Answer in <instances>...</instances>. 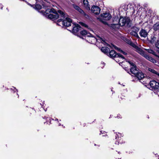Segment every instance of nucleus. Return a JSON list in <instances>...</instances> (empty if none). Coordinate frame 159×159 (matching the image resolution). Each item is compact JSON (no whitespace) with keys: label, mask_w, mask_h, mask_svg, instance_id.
<instances>
[{"label":"nucleus","mask_w":159,"mask_h":159,"mask_svg":"<svg viewBox=\"0 0 159 159\" xmlns=\"http://www.w3.org/2000/svg\"><path fill=\"white\" fill-rule=\"evenodd\" d=\"M127 43L134 47L136 51L138 52L140 54L147 60L149 61H150L153 63H156V61L154 59L148 55L145 52H144L140 48H139L134 43L132 42L131 41L129 40H126Z\"/></svg>","instance_id":"1"},{"label":"nucleus","mask_w":159,"mask_h":159,"mask_svg":"<svg viewBox=\"0 0 159 159\" xmlns=\"http://www.w3.org/2000/svg\"><path fill=\"white\" fill-rule=\"evenodd\" d=\"M58 12L60 14V15L61 17L66 18L65 20L64 18L60 19L58 20L57 22L58 23H59V24H57V25L61 26V25L60 24H62V26L66 27L70 26L71 23H72L71 20L68 17H66V15L63 11L61 10L58 11Z\"/></svg>","instance_id":"2"},{"label":"nucleus","mask_w":159,"mask_h":159,"mask_svg":"<svg viewBox=\"0 0 159 159\" xmlns=\"http://www.w3.org/2000/svg\"><path fill=\"white\" fill-rule=\"evenodd\" d=\"M128 62L131 66L130 72L134 74L139 80L143 78L144 77V74L141 71H139L137 70L136 66L133 62L130 61Z\"/></svg>","instance_id":"3"},{"label":"nucleus","mask_w":159,"mask_h":159,"mask_svg":"<svg viewBox=\"0 0 159 159\" xmlns=\"http://www.w3.org/2000/svg\"><path fill=\"white\" fill-rule=\"evenodd\" d=\"M45 13L48 18L52 20L57 19L59 15L53 8L47 9Z\"/></svg>","instance_id":"4"},{"label":"nucleus","mask_w":159,"mask_h":159,"mask_svg":"<svg viewBox=\"0 0 159 159\" xmlns=\"http://www.w3.org/2000/svg\"><path fill=\"white\" fill-rule=\"evenodd\" d=\"M109 55L110 57H115V60L116 61L117 58L118 57H119L120 59H123V56L121 55L120 53L116 54V52L114 50H111L110 52Z\"/></svg>","instance_id":"5"},{"label":"nucleus","mask_w":159,"mask_h":159,"mask_svg":"<svg viewBox=\"0 0 159 159\" xmlns=\"http://www.w3.org/2000/svg\"><path fill=\"white\" fill-rule=\"evenodd\" d=\"M150 85L152 89H157L159 88V83L155 80L150 82Z\"/></svg>","instance_id":"6"},{"label":"nucleus","mask_w":159,"mask_h":159,"mask_svg":"<svg viewBox=\"0 0 159 159\" xmlns=\"http://www.w3.org/2000/svg\"><path fill=\"white\" fill-rule=\"evenodd\" d=\"M86 38L87 41L92 44H94L96 42L98 41V40H97L95 37L91 36V34L90 35H89V37H87Z\"/></svg>","instance_id":"7"},{"label":"nucleus","mask_w":159,"mask_h":159,"mask_svg":"<svg viewBox=\"0 0 159 159\" xmlns=\"http://www.w3.org/2000/svg\"><path fill=\"white\" fill-rule=\"evenodd\" d=\"M118 21L119 25L120 26H122L124 25L126 23H128L129 21V19L120 17Z\"/></svg>","instance_id":"8"},{"label":"nucleus","mask_w":159,"mask_h":159,"mask_svg":"<svg viewBox=\"0 0 159 159\" xmlns=\"http://www.w3.org/2000/svg\"><path fill=\"white\" fill-rule=\"evenodd\" d=\"M100 9L98 6H93L91 9L92 12L95 14H98L100 12Z\"/></svg>","instance_id":"9"},{"label":"nucleus","mask_w":159,"mask_h":159,"mask_svg":"<svg viewBox=\"0 0 159 159\" xmlns=\"http://www.w3.org/2000/svg\"><path fill=\"white\" fill-rule=\"evenodd\" d=\"M111 18V15L109 13H104L101 15V18L105 20H108Z\"/></svg>","instance_id":"10"},{"label":"nucleus","mask_w":159,"mask_h":159,"mask_svg":"<svg viewBox=\"0 0 159 159\" xmlns=\"http://www.w3.org/2000/svg\"><path fill=\"white\" fill-rule=\"evenodd\" d=\"M133 30L130 33V34L137 38H139V37L137 34V32L139 30V29L136 27H134Z\"/></svg>","instance_id":"11"},{"label":"nucleus","mask_w":159,"mask_h":159,"mask_svg":"<svg viewBox=\"0 0 159 159\" xmlns=\"http://www.w3.org/2000/svg\"><path fill=\"white\" fill-rule=\"evenodd\" d=\"M148 32L143 29H141L139 33V34L141 37L146 38L148 34Z\"/></svg>","instance_id":"12"},{"label":"nucleus","mask_w":159,"mask_h":159,"mask_svg":"<svg viewBox=\"0 0 159 159\" xmlns=\"http://www.w3.org/2000/svg\"><path fill=\"white\" fill-rule=\"evenodd\" d=\"M75 26L73 28V32L74 33H76L80 30H81V27L79 25L77 24H74Z\"/></svg>","instance_id":"13"},{"label":"nucleus","mask_w":159,"mask_h":159,"mask_svg":"<svg viewBox=\"0 0 159 159\" xmlns=\"http://www.w3.org/2000/svg\"><path fill=\"white\" fill-rule=\"evenodd\" d=\"M158 40L157 37L155 35L152 36L151 37V39L149 40V42L152 44L155 43L156 41Z\"/></svg>","instance_id":"14"},{"label":"nucleus","mask_w":159,"mask_h":159,"mask_svg":"<svg viewBox=\"0 0 159 159\" xmlns=\"http://www.w3.org/2000/svg\"><path fill=\"white\" fill-rule=\"evenodd\" d=\"M73 6L74 8L76 10L78 11L80 13L82 14H84L85 15L84 12L78 6L75 5H73Z\"/></svg>","instance_id":"15"},{"label":"nucleus","mask_w":159,"mask_h":159,"mask_svg":"<svg viewBox=\"0 0 159 159\" xmlns=\"http://www.w3.org/2000/svg\"><path fill=\"white\" fill-rule=\"evenodd\" d=\"M80 34L83 36H85L86 38L87 37H89V35H90V33H88L86 30H84L81 31Z\"/></svg>","instance_id":"16"},{"label":"nucleus","mask_w":159,"mask_h":159,"mask_svg":"<svg viewBox=\"0 0 159 159\" xmlns=\"http://www.w3.org/2000/svg\"><path fill=\"white\" fill-rule=\"evenodd\" d=\"M83 3L84 7L87 9L89 10L90 9L89 5L87 0H83Z\"/></svg>","instance_id":"17"},{"label":"nucleus","mask_w":159,"mask_h":159,"mask_svg":"<svg viewBox=\"0 0 159 159\" xmlns=\"http://www.w3.org/2000/svg\"><path fill=\"white\" fill-rule=\"evenodd\" d=\"M153 29L155 31H159V23H156L153 26Z\"/></svg>","instance_id":"18"},{"label":"nucleus","mask_w":159,"mask_h":159,"mask_svg":"<svg viewBox=\"0 0 159 159\" xmlns=\"http://www.w3.org/2000/svg\"><path fill=\"white\" fill-rule=\"evenodd\" d=\"M101 50L104 53H108L110 51V49L108 47H104L102 48Z\"/></svg>","instance_id":"19"},{"label":"nucleus","mask_w":159,"mask_h":159,"mask_svg":"<svg viewBox=\"0 0 159 159\" xmlns=\"http://www.w3.org/2000/svg\"><path fill=\"white\" fill-rule=\"evenodd\" d=\"M145 50H147V51L149 53L152 54L153 55L156 56L158 57L159 58V56H157L156 54V52H154L152 50L149 49H145Z\"/></svg>","instance_id":"20"},{"label":"nucleus","mask_w":159,"mask_h":159,"mask_svg":"<svg viewBox=\"0 0 159 159\" xmlns=\"http://www.w3.org/2000/svg\"><path fill=\"white\" fill-rule=\"evenodd\" d=\"M112 46L114 47L115 49L118 50L119 51H120L123 54H126V52H124L123 51L120 50V49L119 48H118L116 46H114L112 44Z\"/></svg>","instance_id":"21"},{"label":"nucleus","mask_w":159,"mask_h":159,"mask_svg":"<svg viewBox=\"0 0 159 159\" xmlns=\"http://www.w3.org/2000/svg\"><path fill=\"white\" fill-rule=\"evenodd\" d=\"M123 59H120V58H119V57H118L117 58L116 61L117 62H119L120 63H121L122 62H123L124 59H125V57L123 56Z\"/></svg>","instance_id":"22"},{"label":"nucleus","mask_w":159,"mask_h":159,"mask_svg":"<svg viewBox=\"0 0 159 159\" xmlns=\"http://www.w3.org/2000/svg\"><path fill=\"white\" fill-rule=\"evenodd\" d=\"M123 136V135L122 134H121L119 133H118V134H116V139H119V138H120V137Z\"/></svg>","instance_id":"23"},{"label":"nucleus","mask_w":159,"mask_h":159,"mask_svg":"<svg viewBox=\"0 0 159 159\" xmlns=\"http://www.w3.org/2000/svg\"><path fill=\"white\" fill-rule=\"evenodd\" d=\"M42 8V6L40 4H36L35 7V8L36 9L39 10Z\"/></svg>","instance_id":"24"},{"label":"nucleus","mask_w":159,"mask_h":159,"mask_svg":"<svg viewBox=\"0 0 159 159\" xmlns=\"http://www.w3.org/2000/svg\"><path fill=\"white\" fill-rule=\"evenodd\" d=\"M148 70L152 72V73H154L156 74H157V72L154 69H152L151 68H149Z\"/></svg>","instance_id":"25"},{"label":"nucleus","mask_w":159,"mask_h":159,"mask_svg":"<svg viewBox=\"0 0 159 159\" xmlns=\"http://www.w3.org/2000/svg\"><path fill=\"white\" fill-rule=\"evenodd\" d=\"M99 40H100L101 41V42L102 43H104V44L105 45H106V44L107 45L108 44L106 43L105 42V40L104 39H102V38H100V39H98Z\"/></svg>","instance_id":"26"},{"label":"nucleus","mask_w":159,"mask_h":159,"mask_svg":"<svg viewBox=\"0 0 159 159\" xmlns=\"http://www.w3.org/2000/svg\"><path fill=\"white\" fill-rule=\"evenodd\" d=\"M155 45L156 48L159 49V40H157V42L155 43Z\"/></svg>","instance_id":"27"},{"label":"nucleus","mask_w":159,"mask_h":159,"mask_svg":"<svg viewBox=\"0 0 159 159\" xmlns=\"http://www.w3.org/2000/svg\"><path fill=\"white\" fill-rule=\"evenodd\" d=\"M79 23L80 24V25H81L82 26H84L85 27H87V25H86L82 22H79Z\"/></svg>","instance_id":"28"},{"label":"nucleus","mask_w":159,"mask_h":159,"mask_svg":"<svg viewBox=\"0 0 159 159\" xmlns=\"http://www.w3.org/2000/svg\"><path fill=\"white\" fill-rule=\"evenodd\" d=\"M11 90H13L14 92H16V91H17V90L14 87H13V88L11 89Z\"/></svg>","instance_id":"29"},{"label":"nucleus","mask_w":159,"mask_h":159,"mask_svg":"<svg viewBox=\"0 0 159 159\" xmlns=\"http://www.w3.org/2000/svg\"><path fill=\"white\" fill-rule=\"evenodd\" d=\"M101 64L103 65V66H105V63L103 62L101 63Z\"/></svg>","instance_id":"30"},{"label":"nucleus","mask_w":159,"mask_h":159,"mask_svg":"<svg viewBox=\"0 0 159 159\" xmlns=\"http://www.w3.org/2000/svg\"><path fill=\"white\" fill-rule=\"evenodd\" d=\"M0 7H1V9H2V5L1 4H0Z\"/></svg>","instance_id":"31"},{"label":"nucleus","mask_w":159,"mask_h":159,"mask_svg":"<svg viewBox=\"0 0 159 159\" xmlns=\"http://www.w3.org/2000/svg\"><path fill=\"white\" fill-rule=\"evenodd\" d=\"M120 139L119 140V141L118 142V144H119V143H121V142H120ZM119 141V140H118Z\"/></svg>","instance_id":"32"},{"label":"nucleus","mask_w":159,"mask_h":159,"mask_svg":"<svg viewBox=\"0 0 159 159\" xmlns=\"http://www.w3.org/2000/svg\"><path fill=\"white\" fill-rule=\"evenodd\" d=\"M117 118H121V117H120V116H117Z\"/></svg>","instance_id":"33"},{"label":"nucleus","mask_w":159,"mask_h":159,"mask_svg":"<svg viewBox=\"0 0 159 159\" xmlns=\"http://www.w3.org/2000/svg\"><path fill=\"white\" fill-rule=\"evenodd\" d=\"M157 75H158L159 76V73H157Z\"/></svg>","instance_id":"34"},{"label":"nucleus","mask_w":159,"mask_h":159,"mask_svg":"<svg viewBox=\"0 0 159 159\" xmlns=\"http://www.w3.org/2000/svg\"><path fill=\"white\" fill-rule=\"evenodd\" d=\"M57 120H58V119H56Z\"/></svg>","instance_id":"35"},{"label":"nucleus","mask_w":159,"mask_h":159,"mask_svg":"<svg viewBox=\"0 0 159 159\" xmlns=\"http://www.w3.org/2000/svg\"><path fill=\"white\" fill-rule=\"evenodd\" d=\"M139 76H140V75H139Z\"/></svg>","instance_id":"36"},{"label":"nucleus","mask_w":159,"mask_h":159,"mask_svg":"<svg viewBox=\"0 0 159 159\" xmlns=\"http://www.w3.org/2000/svg\"><path fill=\"white\" fill-rule=\"evenodd\" d=\"M158 159H159V158H158Z\"/></svg>","instance_id":"37"}]
</instances>
